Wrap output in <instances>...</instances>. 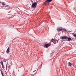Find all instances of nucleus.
<instances>
[{"instance_id":"obj_19","label":"nucleus","mask_w":76,"mask_h":76,"mask_svg":"<svg viewBox=\"0 0 76 76\" xmlns=\"http://www.w3.org/2000/svg\"><path fill=\"white\" fill-rule=\"evenodd\" d=\"M35 71H36V70H35L34 71H33V72H35Z\"/></svg>"},{"instance_id":"obj_9","label":"nucleus","mask_w":76,"mask_h":76,"mask_svg":"<svg viewBox=\"0 0 76 76\" xmlns=\"http://www.w3.org/2000/svg\"><path fill=\"white\" fill-rule=\"evenodd\" d=\"M72 66V64L70 62H69L68 64V66H70V67H71Z\"/></svg>"},{"instance_id":"obj_5","label":"nucleus","mask_w":76,"mask_h":76,"mask_svg":"<svg viewBox=\"0 0 76 76\" xmlns=\"http://www.w3.org/2000/svg\"><path fill=\"white\" fill-rule=\"evenodd\" d=\"M1 4L3 6V7H6V4L4 2H1Z\"/></svg>"},{"instance_id":"obj_18","label":"nucleus","mask_w":76,"mask_h":76,"mask_svg":"<svg viewBox=\"0 0 76 76\" xmlns=\"http://www.w3.org/2000/svg\"><path fill=\"white\" fill-rule=\"evenodd\" d=\"M7 64H6V69H7Z\"/></svg>"},{"instance_id":"obj_10","label":"nucleus","mask_w":76,"mask_h":76,"mask_svg":"<svg viewBox=\"0 0 76 76\" xmlns=\"http://www.w3.org/2000/svg\"><path fill=\"white\" fill-rule=\"evenodd\" d=\"M63 30L65 32H66V31H67V30H66V29L64 28H63Z\"/></svg>"},{"instance_id":"obj_4","label":"nucleus","mask_w":76,"mask_h":76,"mask_svg":"<svg viewBox=\"0 0 76 76\" xmlns=\"http://www.w3.org/2000/svg\"><path fill=\"white\" fill-rule=\"evenodd\" d=\"M57 30L58 31H62V28L61 27H58L57 28Z\"/></svg>"},{"instance_id":"obj_2","label":"nucleus","mask_w":76,"mask_h":76,"mask_svg":"<svg viewBox=\"0 0 76 76\" xmlns=\"http://www.w3.org/2000/svg\"><path fill=\"white\" fill-rule=\"evenodd\" d=\"M52 1V0H46V1L45 2V4L47 6L49 4V3Z\"/></svg>"},{"instance_id":"obj_20","label":"nucleus","mask_w":76,"mask_h":76,"mask_svg":"<svg viewBox=\"0 0 76 76\" xmlns=\"http://www.w3.org/2000/svg\"><path fill=\"white\" fill-rule=\"evenodd\" d=\"M63 41H65V40H64V39H63Z\"/></svg>"},{"instance_id":"obj_17","label":"nucleus","mask_w":76,"mask_h":76,"mask_svg":"<svg viewBox=\"0 0 76 76\" xmlns=\"http://www.w3.org/2000/svg\"><path fill=\"white\" fill-rule=\"evenodd\" d=\"M42 23V22H41L40 23L39 25H41V23Z\"/></svg>"},{"instance_id":"obj_11","label":"nucleus","mask_w":76,"mask_h":76,"mask_svg":"<svg viewBox=\"0 0 76 76\" xmlns=\"http://www.w3.org/2000/svg\"><path fill=\"white\" fill-rule=\"evenodd\" d=\"M6 7H7L10 8V6L9 5H6Z\"/></svg>"},{"instance_id":"obj_13","label":"nucleus","mask_w":76,"mask_h":76,"mask_svg":"<svg viewBox=\"0 0 76 76\" xmlns=\"http://www.w3.org/2000/svg\"><path fill=\"white\" fill-rule=\"evenodd\" d=\"M0 71L1 72V73L2 74V76H4V75H3V72H2V71H1V70H0Z\"/></svg>"},{"instance_id":"obj_3","label":"nucleus","mask_w":76,"mask_h":76,"mask_svg":"<svg viewBox=\"0 0 76 76\" xmlns=\"http://www.w3.org/2000/svg\"><path fill=\"white\" fill-rule=\"evenodd\" d=\"M37 3L36 2H35L34 3L32 4L31 7L34 9H35V8H36V7H37Z\"/></svg>"},{"instance_id":"obj_23","label":"nucleus","mask_w":76,"mask_h":76,"mask_svg":"<svg viewBox=\"0 0 76 76\" xmlns=\"http://www.w3.org/2000/svg\"><path fill=\"white\" fill-rule=\"evenodd\" d=\"M39 1L41 0H39Z\"/></svg>"},{"instance_id":"obj_12","label":"nucleus","mask_w":76,"mask_h":76,"mask_svg":"<svg viewBox=\"0 0 76 76\" xmlns=\"http://www.w3.org/2000/svg\"><path fill=\"white\" fill-rule=\"evenodd\" d=\"M73 34L74 36L75 37V38H76V34H75L74 33H73Z\"/></svg>"},{"instance_id":"obj_24","label":"nucleus","mask_w":76,"mask_h":76,"mask_svg":"<svg viewBox=\"0 0 76 76\" xmlns=\"http://www.w3.org/2000/svg\"><path fill=\"white\" fill-rule=\"evenodd\" d=\"M0 70H1V69H0Z\"/></svg>"},{"instance_id":"obj_1","label":"nucleus","mask_w":76,"mask_h":76,"mask_svg":"<svg viewBox=\"0 0 76 76\" xmlns=\"http://www.w3.org/2000/svg\"><path fill=\"white\" fill-rule=\"evenodd\" d=\"M62 39H66V41H70L72 39L70 37H68L67 36H64V37H61Z\"/></svg>"},{"instance_id":"obj_16","label":"nucleus","mask_w":76,"mask_h":76,"mask_svg":"<svg viewBox=\"0 0 76 76\" xmlns=\"http://www.w3.org/2000/svg\"><path fill=\"white\" fill-rule=\"evenodd\" d=\"M54 44H56V42H53Z\"/></svg>"},{"instance_id":"obj_22","label":"nucleus","mask_w":76,"mask_h":76,"mask_svg":"<svg viewBox=\"0 0 76 76\" xmlns=\"http://www.w3.org/2000/svg\"><path fill=\"white\" fill-rule=\"evenodd\" d=\"M2 76H4V75H2Z\"/></svg>"},{"instance_id":"obj_6","label":"nucleus","mask_w":76,"mask_h":76,"mask_svg":"<svg viewBox=\"0 0 76 76\" xmlns=\"http://www.w3.org/2000/svg\"><path fill=\"white\" fill-rule=\"evenodd\" d=\"M9 48H10V47H9L8 48L6 51V53L7 54H9V53H10V51H9Z\"/></svg>"},{"instance_id":"obj_21","label":"nucleus","mask_w":76,"mask_h":76,"mask_svg":"<svg viewBox=\"0 0 76 76\" xmlns=\"http://www.w3.org/2000/svg\"><path fill=\"white\" fill-rule=\"evenodd\" d=\"M0 3H1V1H0Z\"/></svg>"},{"instance_id":"obj_14","label":"nucleus","mask_w":76,"mask_h":76,"mask_svg":"<svg viewBox=\"0 0 76 76\" xmlns=\"http://www.w3.org/2000/svg\"><path fill=\"white\" fill-rule=\"evenodd\" d=\"M52 42H54V39H51Z\"/></svg>"},{"instance_id":"obj_8","label":"nucleus","mask_w":76,"mask_h":76,"mask_svg":"<svg viewBox=\"0 0 76 76\" xmlns=\"http://www.w3.org/2000/svg\"><path fill=\"white\" fill-rule=\"evenodd\" d=\"M1 64L2 65V69L3 70L4 69V65H3V61L1 62Z\"/></svg>"},{"instance_id":"obj_7","label":"nucleus","mask_w":76,"mask_h":76,"mask_svg":"<svg viewBox=\"0 0 76 76\" xmlns=\"http://www.w3.org/2000/svg\"><path fill=\"white\" fill-rule=\"evenodd\" d=\"M49 46L48 44H45V45L44 48H48Z\"/></svg>"},{"instance_id":"obj_15","label":"nucleus","mask_w":76,"mask_h":76,"mask_svg":"<svg viewBox=\"0 0 76 76\" xmlns=\"http://www.w3.org/2000/svg\"><path fill=\"white\" fill-rule=\"evenodd\" d=\"M31 1L32 2V3H33V1H32V0H31Z\"/></svg>"}]
</instances>
